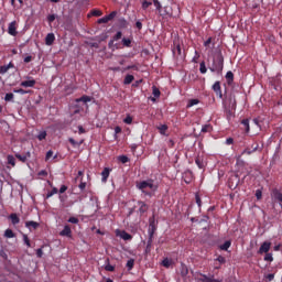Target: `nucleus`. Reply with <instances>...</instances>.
<instances>
[{
    "label": "nucleus",
    "mask_w": 282,
    "mask_h": 282,
    "mask_svg": "<svg viewBox=\"0 0 282 282\" xmlns=\"http://www.w3.org/2000/svg\"><path fill=\"white\" fill-rule=\"evenodd\" d=\"M135 186L138 191H141V193H143V195H145L147 197H153V193L158 191V185H155V181H153V178L137 182ZM149 191H152V193Z\"/></svg>",
    "instance_id": "1"
},
{
    "label": "nucleus",
    "mask_w": 282,
    "mask_h": 282,
    "mask_svg": "<svg viewBox=\"0 0 282 282\" xmlns=\"http://www.w3.org/2000/svg\"><path fill=\"white\" fill-rule=\"evenodd\" d=\"M210 72H217L218 74H221V72H224V55L221 54V52L217 53L214 56Z\"/></svg>",
    "instance_id": "2"
},
{
    "label": "nucleus",
    "mask_w": 282,
    "mask_h": 282,
    "mask_svg": "<svg viewBox=\"0 0 282 282\" xmlns=\"http://www.w3.org/2000/svg\"><path fill=\"white\" fill-rule=\"evenodd\" d=\"M158 230V224L155 223V216L149 218L148 234H155Z\"/></svg>",
    "instance_id": "3"
},
{
    "label": "nucleus",
    "mask_w": 282,
    "mask_h": 282,
    "mask_svg": "<svg viewBox=\"0 0 282 282\" xmlns=\"http://www.w3.org/2000/svg\"><path fill=\"white\" fill-rule=\"evenodd\" d=\"M272 247L271 242L264 241L259 250H258V254H267L268 252H270V248Z\"/></svg>",
    "instance_id": "4"
},
{
    "label": "nucleus",
    "mask_w": 282,
    "mask_h": 282,
    "mask_svg": "<svg viewBox=\"0 0 282 282\" xmlns=\"http://www.w3.org/2000/svg\"><path fill=\"white\" fill-rule=\"evenodd\" d=\"M198 274H199V276H202L198 279V281H200V282H221V280L215 279V275L208 276L204 273H198Z\"/></svg>",
    "instance_id": "5"
},
{
    "label": "nucleus",
    "mask_w": 282,
    "mask_h": 282,
    "mask_svg": "<svg viewBox=\"0 0 282 282\" xmlns=\"http://www.w3.org/2000/svg\"><path fill=\"white\" fill-rule=\"evenodd\" d=\"M8 34H10V36H17L19 34V32L17 31V21H12L9 23Z\"/></svg>",
    "instance_id": "6"
},
{
    "label": "nucleus",
    "mask_w": 282,
    "mask_h": 282,
    "mask_svg": "<svg viewBox=\"0 0 282 282\" xmlns=\"http://www.w3.org/2000/svg\"><path fill=\"white\" fill-rule=\"evenodd\" d=\"M213 90L215 91L216 96H218V98H224V94L221 93L220 82H215V84L213 85Z\"/></svg>",
    "instance_id": "7"
},
{
    "label": "nucleus",
    "mask_w": 282,
    "mask_h": 282,
    "mask_svg": "<svg viewBox=\"0 0 282 282\" xmlns=\"http://www.w3.org/2000/svg\"><path fill=\"white\" fill-rule=\"evenodd\" d=\"M178 270L182 279H186V276H188V265H186L184 262H181V267Z\"/></svg>",
    "instance_id": "8"
},
{
    "label": "nucleus",
    "mask_w": 282,
    "mask_h": 282,
    "mask_svg": "<svg viewBox=\"0 0 282 282\" xmlns=\"http://www.w3.org/2000/svg\"><path fill=\"white\" fill-rule=\"evenodd\" d=\"M29 80H23L20 83V87H34L36 85V80L32 77H28Z\"/></svg>",
    "instance_id": "9"
},
{
    "label": "nucleus",
    "mask_w": 282,
    "mask_h": 282,
    "mask_svg": "<svg viewBox=\"0 0 282 282\" xmlns=\"http://www.w3.org/2000/svg\"><path fill=\"white\" fill-rule=\"evenodd\" d=\"M138 206H139L140 215H144V213H147V210H149V205H147V203H144L142 200H138Z\"/></svg>",
    "instance_id": "10"
},
{
    "label": "nucleus",
    "mask_w": 282,
    "mask_h": 282,
    "mask_svg": "<svg viewBox=\"0 0 282 282\" xmlns=\"http://www.w3.org/2000/svg\"><path fill=\"white\" fill-rule=\"evenodd\" d=\"M14 67V63L10 62L8 65H2L0 66V74H8V72H10V69H13Z\"/></svg>",
    "instance_id": "11"
},
{
    "label": "nucleus",
    "mask_w": 282,
    "mask_h": 282,
    "mask_svg": "<svg viewBox=\"0 0 282 282\" xmlns=\"http://www.w3.org/2000/svg\"><path fill=\"white\" fill-rule=\"evenodd\" d=\"M237 186H239V176L235 175L229 178V188H236Z\"/></svg>",
    "instance_id": "12"
},
{
    "label": "nucleus",
    "mask_w": 282,
    "mask_h": 282,
    "mask_svg": "<svg viewBox=\"0 0 282 282\" xmlns=\"http://www.w3.org/2000/svg\"><path fill=\"white\" fill-rule=\"evenodd\" d=\"M59 235L61 237H72V228L68 225H65Z\"/></svg>",
    "instance_id": "13"
},
{
    "label": "nucleus",
    "mask_w": 282,
    "mask_h": 282,
    "mask_svg": "<svg viewBox=\"0 0 282 282\" xmlns=\"http://www.w3.org/2000/svg\"><path fill=\"white\" fill-rule=\"evenodd\" d=\"M54 41H56V36L54 35V33H48L45 37V44L54 45Z\"/></svg>",
    "instance_id": "14"
},
{
    "label": "nucleus",
    "mask_w": 282,
    "mask_h": 282,
    "mask_svg": "<svg viewBox=\"0 0 282 282\" xmlns=\"http://www.w3.org/2000/svg\"><path fill=\"white\" fill-rule=\"evenodd\" d=\"M9 219L11 220V224L13 226H17V224H20L21 223V218H19V215H17L15 213H12L10 216H9Z\"/></svg>",
    "instance_id": "15"
},
{
    "label": "nucleus",
    "mask_w": 282,
    "mask_h": 282,
    "mask_svg": "<svg viewBox=\"0 0 282 282\" xmlns=\"http://www.w3.org/2000/svg\"><path fill=\"white\" fill-rule=\"evenodd\" d=\"M111 173V170L109 167H105L101 172V182H107L109 180V175Z\"/></svg>",
    "instance_id": "16"
},
{
    "label": "nucleus",
    "mask_w": 282,
    "mask_h": 282,
    "mask_svg": "<svg viewBox=\"0 0 282 282\" xmlns=\"http://www.w3.org/2000/svg\"><path fill=\"white\" fill-rule=\"evenodd\" d=\"M39 226H41L39 223L34 221V220H29L25 223V228H33V230H36L39 228Z\"/></svg>",
    "instance_id": "17"
},
{
    "label": "nucleus",
    "mask_w": 282,
    "mask_h": 282,
    "mask_svg": "<svg viewBox=\"0 0 282 282\" xmlns=\"http://www.w3.org/2000/svg\"><path fill=\"white\" fill-rule=\"evenodd\" d=\"M242 129L246 131V133H250V120L243 119L241 121Z\"/></svg>",
    "instance_id": "18"
},
{
    "label": "nucleus",
    "mask_w": 282,
    "mask_h": 282,
    "mask_svg": "<svg viewBox=\"0 0 282 282\" xmlns=\"http://www.w3.org/2000/svg\"><path fill=\"white\" fill-rule=\"evenodd\" d=\"M229 105H230V109H232V111H235V109H237V99L235 98V95L229 96Z\"/></svg>",
    "instance_id": "19"
},
{
    "label": "nucleus",
    "mask_w": 282,
    "mask_h": 282,
    "mask_svg": "<svg viewBox=\"0 0 282 282\" xmlns=\"http://www.w3.org/2000/svg\"><path fill=\"white\" fill-rule=\"evenodd\" d=\"M11 6L17 8V10H21L23 8V0H11Z\"/></svg>",
    "instance_id": "20"
},
{
    "label": "nucleus",
    "mask_w": 282,
    "mask_h": 282,
    "mask_svg": "<svg viewBox=\"0 0 282 282\" xmlns=\"http://www.w3.org/2000/svg\"><path fill=\"white\" fill-rule=\"evenodd\" d=\"M195 164L198 166V169H204L206 165L204 164V158L197 156L195 159Z\"/></svg>",
    "instance_id": "21"
},
{
    "label": "nucleus",
    "mask_w": 282,
    "mask_h": 282,
    "mask_svg": "<svg viewBox=\"0 0 282 282\" xmlns=\"http://www.w3.org/2000/svg\"><path fill=\"white\" fill-rule=\"evenodd\" d=\"M226 79L228 85H232V82L235 80V74L231 70L227 72Z\"/></svg>",
    "instance_id": "22"
},
{
    "label": "nucleus",
    "mask_w": 282,
    "mask_h": 282,
    "mask_svg": "<svg viewBox=\"0 0 282 282\" xmlns=\"http://www.w3.org/2000/svg\"><path fill=\"white\" fill-rule=\"evenodd\" d=\"M259 149V144H254L252 145V150L250 148H247L242 153H246L247 155H252V153H254V151H257Z\"/></svg>",
    "instance_id": "23"
},
{
    "label": "nucleus",
    "mask_w": 282,
    "mask_h": 282,
    "mask_svg": "<svg viewBox=\"0 0 282 282\" xmlns=\"http://www.w3.org/2000/svg\"><path fill=\"white\" fill-rule=\"evenodd\" d=\"M135 80L133 75H127L123 79V85H131Z\"/></svg>",
    "instance_id": "24"
},
{
    "label": "nucleus",
    "mask_w": 282,
    "mask_h": 282,
    "mask_svg": "<svg viewBox=\"0 0 282 282\" xmlns=\"http://www.w3.org/2000/svg\"><path fill=\"white\" fill-rule=\"evenodd\" d=\"M121 239H123V241H131V239H133V236H131L129 232L127 231H122L121 232Z\"/></svg>",
    "instance_id": "25"
},
{
    "label": "nucleus",
    "mask_w": 282,
    "mask_h": 282,
    "mask_svg": "<svg viewBox=\"0 0 282 282\" xmlns=\"http://www.w3.org/2000/svg\"><path fill=\"white\" fill-rule=\"evenodd\" d=\"M4 237H6L7 239H14V237H17V236L14 235V231H12V229H7V230L4 231Z\"/></svg>",
    "instance_id": "26"
},
{
    "label": "nucleus",
    "mask_w": 282,
    "mask_h": 282,
    "mask_svg": "<svg viewBox=\"0 0 282 282\" xmlns=\"http://www.w3.org/2000/svg\"><path fill=\"white\" fill-rule=\"evenodd\" d=\"M158 129H159V132L161 133V135H166V131H169V126L161 124Z\"/></svg>",
    "instance_id": "27"
},
{
    "label": "nucleus",
    "mask_w": 282,
    "mask_h": 282,
    "mask_svg": "<svg viewBox=\"0 0 282 282\" xmlns=\"http://www.w3.org/2000/svg\"><path fill=\"white\" fill-rule=\"evenodd\" d=\"M153 6L156 8V11L162 14V3H160V0H152Z\"/></svg>",
    "instance_id": "28"
},
{
    "label": "nucleus",
    "mask_w": 282,
    "mask_h": 282,
    "mask_svg": "<svg viewBox=\"0 0 282 282\" xmlns=\"http://www.w3.org/2000/svg\"><path fill=\"white\" fill-rule=\"evenodd\" d=\"M14 94H20L21 96H25V94H32V90H25L23 88L14 89Z\"/></svg>",
    "instance_id": "29"
},
{
    "label": "nucleus",
    "mask_w": 282,
    "mask_h": 282,
    "mask_svg": "<svg viewBox=\"0 0 282 282\" xmlns=\"http://www.w3.org/2000/svg\"><path fill=\"white\" fill-rule=\"evenodd\" d=\"M7 160H8V164H10L11 166H17V159H14L13 155H8Z\"/></svg>",
    "instance_id": "30"
},
{
    "label": "nucleus",
    "mask_w": 282,
    "mask_h": 282,
    "mask_svg": "<svg viewBox=\"0 0 282 282\" xmlns=\"http://www.w3.org/2000/svg\"><path fill=\"white\" fill-rule=\"evenodd\" d=\"M210 131H213V126L205 124L202 127V133H210Z\"/></svg>",
    "instance_id": "31"
},
{
    "label": "nucleus",
    "mask_w": 282,
    "mask_h": 282,
    "mask_svg": "<svg viewBox=\"0 0 282 282\" xmlns=\"http://www.w3.org/2000/svg\"><path fill=\"white\" fill-rule=\"evenodd\" d=\"M58 193V188L53 187L51 192L46 194V199H50V197H54Z\"/></svg>",
    "instance_id": "32"
},
{
    "label": "nucleus",
    "mask_w": 282,
    "mask_h": 282,
    "mask_svg": "<svg viewBox=\"0 0 282 282\" xmlns=\"http://www.w3.org/2000/svg\"><path fill=\"white\" fill-rule=\"evenodd\" d=\"M230 246H232V242H230V240L225 241L221 246H220V250H228V248H230Z\"/></svg>",
    "instance_id": "33"
},
{
    "label": "nucleus",
    "mask_w": 282,
    "mask_h": 282,
    "mask_svg": "<svg viewBox=\"0 0 282 282\" xmlns=\"http://www.w3.org/2000/svg\"><path fill=\"white\" fill-rule=\"evenodd\" d=\"M195 105H199V99H189L187 109H189V107H195Z\"/></svg>",
    "instance_id": "34"
},
{
    "label": "nucleus",
    "mask_w": 282,
    "mask_h": 282,
    "mask_svg": "<svg viewBox=\"0 0 282 282\" xmlns=\"http://www.w3.org/2000/svg\"><path fill=\"white\" fill-rule=\"evenodd\" d=\"M199 72L200 74H206V72H208V68H206V62H202L199 64Z\"/></svg>",
    "instance_id": "35"
},
{
    "label": "nucleus",
    "mask_w": 282,
    "mask_h": 282,
    "mask_svg": "<svg viewBox=\"0 0 282 282\" xmlns=\"http://www.w3.org/2000/svg\"><path fill=\"white\" fill-rule=\"evenodd\" d=\"M152 94H153L154 98H160V96H161L160 88L153 86Z\"/></svg>",
    "instance_id": "36"
},
{
    "label": "nucleus",
    "mask_w": 282,
    "mask_h": 282,
    "mask_svg": "<svg viewBox=\"0 0 282 282\" xmlns=\"http://www.w3.org/2000/svg\"><path fill=\"white\" fill-rule=\"evenodd\" d=\"M91 98L89 96H82L80 98L76 99V102H89Z\"/></svg>",
    "instance_id": "37"
},
{
    "label": "nucleus",
    "mask_w": 282,
    "mask_h": 282,
    "mask_svg": "<svg viewBox=\"0 0 282 282\" xmlns=\"http://www.w3.org/2000/svg\"><path fill=\"white\" fill-rule=\"evenodd\" d=\"M124 124H132L133 123V117L131 115H127V117L123 119Z\"/></svg>",
    "instance_id": "38"
},
{
    "label": "nucleus",
    "mask_w": 282,
    "mask_h": 282,
    "mask_svg": "<svg viewBox=\"0 0 282 282\" xmlns=\"http://www.w3.org/2000/svg\"><path fill=\"white\" fill-rule=\"evenodd\" d=\"M106 17L108 18V21H113V19H116V17H118V11H112Z\"/></svg>",
    "instance_id": "39"
},
{
    "label": "nucleus",
    "mask_w": 282,
    "mask_h": 282,
    "mask_svg": "<svg viewBox=\"0 0 282 282\" xmlns=\"http://www.w3.org/2000/svg\"><path fill=\"white\" fill-rule=\"evenodd\" d=\"M119 162H121V164H127V162H129V156L127 155H120L118 156Z\"/></svg>",
    "instance_id": "40"
},
{
    "label": "nucleus",
    "mask_w": 282,
    "mask_h": 282,
    "mask_svg": "<svg viewBox=\"0 0 282 282\" xmlns=\"http://www.w3.org/2000/svg\"><path fill=\"white\" fill-rule=\"evenodd\" d=\"M171 261L169 258H164L163 261H162V265L163 268H171Z\"/></svg>",
    "instance_id": "41"
},
{
    "label": "nucleus",
    "mask_w": 282,
    "mask_h": 282,
    "mask_svg": "<svg viewBox=\"0 0 282 282\" xmlns=\"http://www.w3.org/2000/svg\"><path fill=\"white\" fill-rule=\"evenodd\" d=\"M133 265H135V260L133 259L128 260L127 262L128 270H133Z\"/></svg>",
    "instance_id": "42"
},
{
    "label": "nucleus",
    "mask_w": 282,
    "mask_h": 282,
    "mask_svg": "<svg viewBox=\"0 0 282 282\" xmlns=\"http://www.w3.org/2000/svg\"><path fill=\"white\" fill-rule=\"evenodd\" d=\"M23 241L25 246H28V248H32V243L30 242V238L28 237V235H23Z\"/></svg>",
    "instance_id": "43"
},
{
    "label": "nucleus",
    "mask_w": 282,
    "mask_h": 282,
    "mask_svg": "<svg viewBox=\"0 0 282 282\" xmlns=\"http://www.w3.org/2000/svg\"><path fill=\"white\" fill-rule=\"evenodd\" d=\"M264 261H269L270 263H272V261H274V257H272V253H265Z\"/></svg>",
    "instance_id": "44"
},
{
    "label": "nucleus",
    "mask_w": 282,
    "mask_h": 282,
    "mask_svg": "<svg viewBox=\"0 0 282 282\" xmlns=\"http://www.w3.org/2000/svg\"><path fill=\"white\" fill-rule=\"evenodd\" d=\"M152 247H153V242L148 241L145 247V254H150Z\"/></svg>",
    "instance_id": "45"
},
{
    "label": "nucleus",
    "mask_w": 282,
    "mask_h": 282,
    "mask_svg": "<svg viewBox=\"0 0 282 282\" xmlns=\"http://www.w3.org/2000/svg\"><path fill=\"white\" fill-rule=\"evenodd\" d=\"M68 141L73 147H80V144H83V141L78 143L76 140H74V138H69Z\"/></svg>",
    "instance_id": "46"
},
{
    "label": "nucleus",
    "mask_w": 282,
    "mask_h": 282,
    "mask_svg": "<svg viewBox=\"0 0 282 282\" xmlns=\"http://www.w3.org/2000/svg\"><path fill=\"white\" fill-rule=\"evenodd\" d=\"M122 44L124 45V47H131V40L123 37Z\"/></svg>",
    "instance_id": "47"
},
{
    "label": "nucleus",
    "mask_w": 282,
    "mask_h": 282,
    "mask_svg": "<svg viewBox=\"0 0 282 282\" xmlns=\"http://www.w3.org/2000/svg\"><path fill=\"white\" fill-rule=\"evenodd\" d=\"M150 6H153V2H149V1H147V0H144V1L142 2V9H143V10H148Z\"/></svg>",
    "instance_id": "48"
},
{
    "label": "nucleus",
    "mask_w": 282,
    "mask_h": 282,
    "mask_svg": "<svg viewBox=\"0 0 282 282\" xmlns=\"http://www.w3.org/2000/svg\"><path fill=\"white\" fill-rule=\"evenodd\" d=\"M45 138H47V132L45 131L40 132L37 135V140L40 141L45 140Z\"/></svg>",
    "instance_id": "49"
},
{
    "label": "nucleus",
    "mask_w": 282,
    "mask_h": 282,
    "mask_svg": "<svg viewBox=\"0 0 282 282\" xmlns=\"http://www.w3.org/2000/svg\"><path fill=\"white\" fill-rule=\"evenodd\" d=\"M13 98H14V94H12V93H8V94L4 96L6 102H10V100H12Z\"/></svg>",
    "instance_id": "50"
},
{
    "label": "nucleus",
    "mask_w": 282,
    "mask_h": 282,
    "mask_svg": "<svg viewBox=\"0 0 282 282\" xmlns=\"http://www.w3.org/2000/svg\"><path fill=\"white\" fill-rule=\"evenodd\" d=\"M15 158L20 160V162H28V155L15 154Z\"/></svg>",
    "instance_id": "51"
},
{
    "label": "nucleus",
    "mask_w": 282,
    "mask_h": 282,
    "mask_svg": "<svg viewBox=\"0 0 282 282\" xmlns=\"http://www.w3.org/2000/svg\"><path fill=\"white\" fill-rule=\"evenodd\" d=\"M195 199L198 208H202V198L199 197V194H195Z\"/></svg>",
    "instance_id": "52"
},
{
    "label": "nucleus",
    "mask_w": 282,
    "mask_h": 282,
    "mask_svg": "<svg viewBox=\"0 0 282 282\" xmlns=\"http://www.w3.org/2000/svg\"><path fill=\"white\" fill-rule=\"evenodd\" d=\"M56 21V14H50L47 15V22L48 23H54Z\"/></svg>",
    "instance_id": "53"
},
{
    "label": "nucleus",
    "mask_w": 282,
    "mask_h": 282,
    "mask_svg": "<svg viewBox=\"0 0 282 282\" xmlns=\"http://www.w3.org/2000/svg\"><path fill=\"white\" fill-rule=\"evenodd\" d=\"M116 270V267L111 265V264H107L105 267V271L106 272H113Z\"/></svg>",
    "instance_id": "54"
},
{
    "label": "nucleus",
    "mask_w": 282,
    "mask_h": 282,
    "mask_svg": "<svg viewBox=\"0 0 282 282\" xmlns=\"http://www.w3.org/2000/svg\"><path fill=\"white\" fill-rule=\"evenodd\" d=\"M97 23H99V24L109 23V18H107V15L104 17V18H100V19L97 21Z\"/></svg>",
    "instance_id": "55"
},
{
    "label": "nucleus",
    "mask_w": 282,
    "mask_h": 282,
    "mask_svg": "<svg viewBox=\"0 0 282 282\" xmlns=\"http://www.w3.org/2000/svg\"><path fill=\"white\" fill-rule=\"evenodd\" d=\"M91 14H93V17H102V11H100V10H93Z\"/></svg>",
    "instance_id": "56"
},
{
    "label": "nucleus",
    "mask_w": 282,
    "mask_h": 282,
    "mask_svg": "<svg viewBox=\"0 0 282 282\" xmlns=\"http://www.w3.org/2000/svg\"><path fill=\"white\" fill-rule=\"evenodd\" d=\"M120 39H122V32L118 31L113 36V41H120Z\"/></svg>",
    "instance_id": "57"
},
{
    "label": "nucleus",
    "mask_w": 282,
    "mask_h": 282,
    "mask_svg": "<svg viewBox=\"0 0 282 282\" xmlns=\"http://www.w3.org/2000/svg\"><path fill=\"white\" fill-rule=\"evenodd\" d=\"M216 261H218V263H226V258L224 256H218Z\"/></svg>",
    "instance_id": "58"
},
{
    "label": "nucleus",
    "mask_w": 282,
    "mask_h": 282,
    "mask_svg": "<svg viewBox=\"0 0 282 282\" xmlns=\"http://www.w3.org/2000/svg\"><path fill=\"white\" fill-rule=\"evenodd\" d=\"M78 188L80 191H85V188H87V183L86 182H80V184L78 185Z\"/></svg>",
    "instance_id": "59"
},
{
    "label": "nucleus",
    "mask_w": 282,
    "mask_h": 282,
    "mask_svg": "<svg viewBox=\"0 0 282 282\" xmlns=\"http://www.w3.org/2000/svg\"><path fill=\"white\" fill-rule=\"evenodd\" d=\"M126 70H129V69H134L135 72H138V65H129L124 68Z\"/></svg>",
    "instance_id": "60"
},
{
    "label": "nucleus",
    "mask_w": 282,
    "mask_h": 282,
    "mask_svg": "<svg viewBox=\"0 0 282 282\" xmlns=\"http://www.w3.org/2000/svg\"><path fill=\"white\" fill-rule=\"evenodd\" d=\"M36 257H37L39 259H41V258L43 257V249H42V248H40V249L36 250Z\"/></svg>",
    "instance_id": "61"
},
{
    "label": "nucleus",
    "mask_w": 282,
    "mask_h": 282,
    "mask_svg": "<svg viewBox=\"0 0 282 282\" xmlns=\"http://www.w3.org/2000/svg\"><path fill=\"white\" fill-rule=\"evenodd\" d=\"M256 197H257V199H261V197H263L261 189H257Z\"/></svg>",
    "instance_id": "62"
},
{
    "label": "nucleus",
    "mask_w": 282,
    "mask_h": 282,
    "mask_svg": "<svg viewBox=\"0 0 282 282\" xmlns=\"http://www.w3.org/2000/svg\"><path fill=\"white\" fill-rule=\"evenodd\" d=\"M68 223H69V224H78V218H76V217H70V218L68 219Z\"/></svg>",
    "instance_id": "63"
},
{
    "label": "nucleus",
    "mask_w": 282,
    "mask_h": 282,
    "mask_svg": "<svg viewBox=\"0 0 282 282\" xmlns=\"http://www.w3.org/2000/svg\"><path fill=\"white\" fill-rule=\"evenodd\" d=\"M67 191V186L66 185H62L59 188V193L61 195H63V193H65Z\"/></svg>",
    "instance_id": "64"
}]
</instances>
